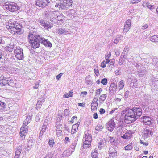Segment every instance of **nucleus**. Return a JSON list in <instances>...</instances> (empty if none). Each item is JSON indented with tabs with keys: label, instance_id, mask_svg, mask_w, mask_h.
Returning a JSON list of instances; mask_svg holds the SVG:
<instances>
[{
	"label": "nucleus",
	"instance_id": "nucleus-49",
	"mask_svg": "<svg viewBox=\"0 0 158 158\" xmlns=\"http://www.w3.org/2000/svg\"><path fill=\"white\" fill-rule=\"evenodd\" d=\"M102 91V89L101 88H99L96 91V93L97 94H100V93Z\"/></svg>",
	"mask_w": 158,
	"mask_h": 158
},
{
	"label": "nucleus",
	"instance_id": "nucleus-56",
	"mask_svg": "<svg viewBox=\"0 0 158 158\" xmlns=\"http://www.w3.org/2000/svg\"><path fill=\"white\" fill-rule=\"evenodd\" d=\"M78 105L80 106L84 107L85 104L83 103H79Z\"/></svg>",
	"mask_w": 158,
	"mask_h": 158
},
{
	"label": "nucleus",
	"instance_id": "nucleus-7",
	"mask_svg": "<svg viewBox=\"0 0 158 158\" xmlns=\"http://www.w3.org/2000/svg\"><path fill=\"white\" fill-rule=\"evenodd\" d=\"M14 54L16 57L19 60L22 59L23 57V50L20 48H18L14 51Z\"/></svg>",
	"mask_w": 158,
	"mask_h": 158
},
{
	"label": "nucleus",
	"instance_id": "nucleus-62",
	"mask_svg": "<svg viewBox=\"0 0 158 158\" xmlns=\"http://www.w3.org/2000/svg\"><path fill=\"white\" fill-rule=\"evenodd\" d=\"M65 139L66 141H68L69 140V137H66L65 138Z\"/></svg>",
	"mask_w": 158,
	"mask_h": 158
},
{
	"label": "nucleus",
	"instance_id": "nucleus-29",
	"mask_svg": "<svg viewBox=\"0 0 158 158\" xmlns=\"http://www.w3.org/2000/svg\"><path fill=\"white\" fill-rule=\"evenodd\" d=\"M133 148V144L132 143H131L124 147L125 149L126 150H131Z\"/></svg>",
	"mask_w": 158,
	"mask_h": 158
},
{
	"label": "nucleus",
	"instance_id": "nucleus-16",
	"mask_svg": "<svg viewBox=\"0 0 158 158\" xmlns=\"http://www.w3.org/2000/svg\"><path fill=\"white\" fill-rule=\"evenodd\" d=\"M40 24L44 28L47 29L51 28L52 26L49 23H46L44 20H41L40 22Z\"/></svg>",
	"mask_w": 158,
	"mask_h": 158
},
{
	"label": "nucleus",
	"instance_id": "nucleus-24",
	"mask_svg": "<svg viewBox=\"0 0 158 158\" xmlns=\"http://www.w3.org/2000/svg\"><path fill=\"white\" fill-rule=\"evenodd\" d=\"M14 47V44L11 43L9 44L8 46L5 47V50L9 52H11L13 50Z\"/></svg>",
	"mask_w": 158,
	"mask_h": 158
},
{
	"label": "nucleus",
	"instance_id": "nucleus-35",
	"mask_svg": "<svg viewBox=\"0 0 158 158\" xmlns=\"http://www.w3.org/2000/svg\"><path fill=\"white\" fill-rule=\"evenodd\" d=\"M101 83L103 85H106L107 83V80L106 78H104L101 81Z\"/></svg>",
	"mask_w": 158,
	"mask_h": 158
},
{
	"label": "nucleus",
	"instance_id": "nucleus-47",
	"mask_svg": "<svg viewBox=\"0 0 158 158\" xmlns=\"http://www.w3.org/2000/svg\"><path fill=\"white\" fill-rule=\"evenodd\" d=\"M148 27V25L147 24H145L142 26L141 27V29L143 30H144Z\"/></svg>",
	"mask_w": 158,
	"mask_h": 158
},
{
	"label": "nucleus",
	"instance_id": "nucleus-2",
	"mask_svg": "<svg viewBox=\"0 0 158 158\" xmlns=\"http://www.w3.org/2000/svg\"><path fill=\"white\" fill-rule=\"evenodd\" d=\"M22 26L16 21L10 20L6 24V28L11 34H19L22 30Z\"/></svg>",
	"mask_w": 158,
	"mask_h": 158
},
{
	"label": "nucleus",
	"instance_id": "nucleus-48",
	"mask_svg": "<svg viewBox=\"0 0 158 158\" xmlns=\"http://www.w3.org/2000/svg\"><path fill=\"white\" fill-rule=\"evenodd\" d=\"M63 74L62 73H60L59 74L56 76V78L57 80H59L60 78L61 77Z\"/></svg>",
	"mask_w": 158,
	"mask_h": 158
},
{
	"label": "nucleus",
	"instance_id": "nucleus-21",
	"mask_svg": "<svg viewBox=\"0 0 158 158\" xmlns=\"http://www.w3.org/2000/svg\"><path fill=\"white\" fill-rule=\"evenodd\" d=\"M62 127L60 126H57L56 128V131L57 136L60 137L62 135Z\"/></svg>",
	"mask_w": 158,
	"mask_h": 158
},
{
	"label": "nucleus",
	"instance_id": "nucleus-32",
	"mask_svg": "<svg viewBox=\"0 0 158 158\" xmlns=\"http://www.w3.org/2000/svg\"><path fill=\"white\" fill-rule=\"evenodd\" d=\"M110 62H108V61H105L104 60L101 64L100 67L102 68H104L106 67V65L108 63Z\"/></svg>",
	"mask_w": 158,
	"mask_h": 158
},
{
	"label": "nucleus",
	"instance_id": "nucleus-1",
	"mask_svg": "<svg viewBox=\"0 0 158 158\" xmlns=\"http://www.w3.org/2000/svg\"><path fill=\"white\" fill-rule=\"evenodd\" d=\"M123 115L124 114V120L127 123H131L138 118L142 114V110L139 107H134L130 109L125 108L123 111Z\"/></svg>",
	"mask_w": 158,
	"mask_h": 158
},
{
	"label": "nucleus",
	"instance_id": "nucleus-8",
	"mask_svg": "<svg viewBox=\"0 0 158 158\" xmlns=\"http://www.w3.org/2000/svg\"><path fill=\"white\" fill-rule=\"evenodd\" d=\"M28 126H22L20 131V137L22 139L25 138V136L27 134L28 131Z\"/></svg>",
	"mask_w": 158,
	"mask_h": 158
},
{
	"label": "nucleus",
	"instance_id": "nucleus-14",
	"mask_svg": "<svg viewBox=\"0 0 158 158\" xmlns=\"http://www.w3.org/2000/svg\"><path fill=\"white\" fill-rule=\"evenodd\" d=\"M132 136V131L128 130L121 137L126 139H128L131 138Z\"/></svg>",
	"mask_w": 158,
	"mask_h": 158
},
{
	"label": "nucleus",
	"instance_id": "nucleus-55",
	"mask_svg": "<svg viewBox=\"0 0 158 158\" xmlns=\"http://www.w3.org/2000/svg\"><path fill=\"white\" fill-rule=\"evenodd\" d=\"M46 129L43 128H42L41 130L40 131V133H43L46 131Z\"/></svg>",
	"mask_w": 158,
	"mask_h": 158
},
{
	"label": "nucleus",
	"instance_id": "nucleus-11",
	"mask_svg": "<svg viewBox=\"0 0 158 158\" xmlns=\"http://www.w3.org/2000/svg\"><path fill=\"white\" fill-rule=\"evenodd\" d=\"M115 125L114 121L112 120L109 121L106 126L108 130L112 131L115 127Z\"/></svg>",
	"mask_w": 158,
	"mask_h": 158
},
{
	"label": "nucleus",
	"instance_id": "nucleus-53",
	"mask_svg": "<svg viewBox=\"0 0 158 158\" xmlns=\"http://www.w3.org/2000/svg\"><path fill=\"white\" fill-rule=\"evenodd\" d=\"M44 158H52L51 154H48L46 155V156Z\"/></svg>",
	"mask_w": 158,
	"mask_h": 158
},
{
	"label": "nucleus",
	"instance_id": "nucleus-59",
	"mask_svg": "<svg viewBox=\"0 0 158 158\" xmlns=\"http://www.w3.org/2000/svg\"><path fill=\"white\" fill-rule=\"evenodd\" d=\"M102 145V144L101 143H99L98 144V148H99L100 149L101 148V146Z\"/></svg>",
	"mask_w": 158,
	"mask_h": 158
},
{
	"label": "nucleus",
	"instance_id": "nucleus-3",
	"mask_svg": "<svg viewBox=\"0 0 158 158\" xmlns=\"http://www.w3.org/2000/svg\"><path fill=\"white\" fill-rule=\"evenodd\" d=\"M36 32L35 31H31L28 36L29 43L31 47L34 49L39 48L40 46V36L36 35Z\"/></svg>",
	"mask_w": 158,
	"mask_h": 158
},
{
	"label": "nucleus",
	"instance_id": "nucleus-12",
	"mask_svg": "<svg viewBox=\"0 0 158 158\" xmlns=\"http://www.w3.org/2000/svg\"><path fill=\"white\" fill-rule=\"evenodd\" d=\"M141 121L146 125H150L151 124V118L146 116H143L140 118Z\"/></svg>",
	"mask_w": 158,
	"mask_h": 158
},
{
	"label": "nucleus",
	"instance_id": "nucleus-34",
	"mask_svg": "<svg viewBox=\"0 0 158 158\" xmlns=\"http://www.w3.org/2000/svg\"><path fill=\"white\" fill-rule=\"evenodd\" d=\"M91 156L93 158H97L98 156V153L96 151L93 152H92Z\"/></svg>",
	"mask_w": 158,
	"mask_h": 158
},
{
	"label": "nucleus",
	"instance_id": "nucleus-9",
	"mask_svg": "<svg viewBox=\"0 0 158 158\" xmlns=\"http://www.w3.org/2000/svg\"><path fill=\"white\" fill-rule=\"evenodd\" d=\"M63 6L62 7L64 9H66L71 6L73 3L72 0H61Z\"/></svg>",
	"mask_w": 158,
	"mask_h": 158
},
{
	"label": "nucleus",
	"instance_id": "nucleus-51",
	"mask_svg": "<svg viewBox=\"0 0 158 158\" xmlns=\"http://www.w3.org/2000/svg\"><path fill=\"white\" fill-rule=\"evenodd\" d=\"M21 150L20 149H17L16 151V154L20 155L21 153Z\"/></svg>",
	"mask_w": 158,
	"mask_h": 158
},
{
	"label": "nucleus",
	"instance_id": "nucleus-33",
	"mask_svg": "<svg viewBox=\"0 0 158 158\" xmlns=\"http://www.w3.org/2000/svg\"><path fill=\"white\" fill-rule=\"evenodd\" d=\"M111 53L109 52L107 55L105 56V58L106 60L108 61V62H110V60L109 58H110L111 56Z\"/></svg>",
	"mask_w": 158,
	"mask_h": 158
},
{
	"label": "nucleus",
	"instance_id": "nucleus-31",
	"mask_svg": "<svg viewBox=\"0 0 158 158\" xmlns=\"http://www.w3.org/2000/svg\"><path fill=\"white\" fill-rule=\"evenodd\" d=\"M30 120L28 118H27L23 121V124L22 126H27L28 124L30 123Z\"/></svg>",
	"mask_w": 158,
	"mask_h": 158
},
{
	"label": "nucleus",
	"instance_id": "nucleus-39",
	"mask_svg": "<svg viewBox=\"0 0 158 158\" xmlns=\"http://www.w3.org/2000/svg\"><path fill=\"white\" fill-rule=\"evenodd\" d=\"M48 143L51 147H52L54 143L53 140L49 139V140Z\"/></svg>",
	"mask_w": 158,
	"mask_h": 158
},
{
	"label": "nucleus",
	"instance_id": "nucleus-19",
	"mask_svg": "<svg viewBox=\"0 0 158 158\" xmlns=\"http://www.w3.org/2000/svg\"><path fill=\"white\" fill-rule=\"evenodd\" d=\"M117 88L116 84L114 83L111 84L109 88V91L111 93H115Z\"/></svg>",
	"mask_w": 158,
	"mask_h": 158
},
{
	"label": "nucleus",
	"instance_id": "nucleus-61",
	"mask_svg": "<svg viewBox=\"0 0 158 158\" xmlns=\"http://www.w3.org/2000/svg\"><path fill=\"white\" fill-rule=\"evenodd\" d=\"M19 155L15 154V158H19Z\"/></svg>",
	"mask_w": 158,
	"mask_h": 158
},
{
	"label": "nucleus",
	"instance_id": "nucleus-54",
	"mask_svg": "<svg viewBox=\"0 0 158 158\" xmlns=\"http://www.w3.org/2000/svg\"><path fill=\"white\" fill-rule=\"evenodd\" d=\"M99 111L100 114H103L105 112L104 109L103 108L100 109Z\"/></svg>",
	"mask_w": 158,
	"mask_h": 158
},
{
	"label": "nucleus",
	"instance_id": "nucleus-41",
	"mask_svg": "<svg viewBox=\"0 0 158 158\" xmlns=\"http://www.w3.org/2000/svg\"><path fill=\"white\" fill-rule=\"evenodd\" d=\"M48 123L47 122L44 121L42 126V128L46 129L47 127Z\"/></svg>",
	"mask_w": 158,
	"mask_h": 158
},
{
	"label": "nucleus",
	"instance_id": "nucleus-23",
	"mask_svg": "<svg viewBox=\"0 0 158 158\" xmlns=\"http://www.w3.org/2000/svg\"><path fill=\"white\" fill-rule=\"evenodd\" d=\"M143 5L144 7H146L150 10L153 9L154 8V5H151L148 2H143Z\"/></svg>",
	"mask_w": 158,
	"mask_h": 158
},
{
	"label": "nucleus",
	"instance_id": "nucleus-20",
	"mask_svg": "<svg viewBox=\"0 0 158 158\" xmlns=\"http://www.w3.org/2000/svg\"><path fill=\"white\" fill-rule=\"evenodd\" d=\"M98 106V104L97 102L93 101L91 105V109L92 112L96 111Z\"/></svg>",
	"mask_w": 158,
	"mask_h": 158
},
{
	"label": "nucleus",
	"instance_id": "nucleus-44",
	"mask_svg": "<svg viewBox=\"0 0 158 158\" xmlns=\"http://www.w3.org/2000/svg\"><path fill=\"white\" fill-rule=\"evenodd\" d=\"M115 54L116 56H118L120 55V52L118 49H115Z\"/></svg>",
	"mask_w": 158,
	"mask_h": 158
},
{
	"label": "nucleus",
	"instance_id": "nucleus-58",
	"mask_svg": "<svg viewBox=\"0 0 158 158\" xmlns=\"http://www.w3.org/2000/svg\"><path fill=\"white\" fill-rule=\"evenodd\" d=\"M117 108H114L113 110H112L110 112V113H114V111L117 110Z\"/></svg>",
	"mask_w": 158,
	"mask_h": 158
},
{
	"label": "nucleus",
	"instance_id": "nucleus-46",
	"mask_svg": "<svg viewBox=\"0 0 158 158\" xmlns=\"http://www.w3.org/2000/svg\"><path fill=\"white\" fill-rule=\"evenodd\" d=\"M87 94V93L86 91L82 92L81 93V96L82 97H84Z\"/></svg>",
	"mask_w": 158,
	"mask_h": 158
},
{
	"label": "nucleus",
	"instance_id": "nucleus-57",
	"mask_svg": "<svg viewBox=\"0 0 158 158\" xmlns=\"http://www.w3.org/2000/svg\"><path fill=\"white\" fill-rule=\"evenodd\" d=\"M155 142L156 144L158 145V136L156 137L155 140Z\"/></svg>",
	"mask_w": 158,
	"mask_h": 158
},
{
	"label": "nucleus",
	"instance_id": "nucleus-26",
	"mask_svg": "<svg viewBox=\"0 0 158 158\" xmlns=\"http://www.w3.org/2000/svg\"><path fill=\"white\" fill-rule=\"evenodd\" d=\"M124 85V82L123 80H121L119 81L118 84V88L119 90L123 89Z\"/></svg>",
	"mask_w": 158,
	"mask_h": 158
},
{
	"label": "nucleus",
	"instance_id": "nucleus-64",
	"mask_svg": "<svg viewBox=\"0 0 158 158\" xmlns=\"http://www.w3.org/2000/svg\"><path fill=\"white\" fill-rule=\"evenodd\" d=\"M143 153L145 155H146L148 153V151H144Z\"/></svg>",
	"mask_w": 158,
	"mask_h": 158
},
{
	"label": "nucleus",
	"instance_id": "nucleus-52",
	"mask_svg": "<svg viewBox=\"0 0 158 158\" xmlns=\"http://www.w3.org/2000/svg\"><path fill=\"white\" fill-rule=\"evenodd\" d=\"M93 118L95 119H97L98 118V114H97V113H94L93 115Z\"/></svg>",
	"mask_w": 158,
	"mask_h": 158
},
{
	"label": "nucleus",
	"instance_id": "nucleus-13",
	"mask_svg": "<svg viewBox=\"0 0 158 158\" xmlns=\"http://www.w3.org/2000/svg\"><path fill=\"white\" fill-rule=\"evenodd\" d=\"M131 23L130 19H128L126 21L123 28L124 32L126 33L129 31L130 28Z\"/></svg>",
	"mask_w": 158,
	"mask_h": 158
},
{
	"label": "nucleus",
	"instance_id": "nucleus-5",
	"mask_svg": "<svg viewBox=\"0 0 158 158\" xmlns=\"http://www.w3.org/2000/svg\"><path fill=\"white\" fill-rule=\"evenodd\" d=\"M92 137L91 135L87 132L85 134V141L83 144V148H89L91 145Z\"/></svg>",
	"mask_w": 158,
	"mask_h": 158
},
{
	"label": "nucleus",
	"instance_id": "nucleus-45",
	"mask_svg": "<svg viewBox=\"0 0 158 158\" xmlns=\"http://www.w3.org/2000/svg\"><path fill=\"white\" fill-rule=\"evenodd\" d=\"M64 31L62 29H60L58 30V33L59 34H62L63 33H64Z\"/></svg>",
	"mask_w": 158,
	"mask_h": 158
},
{
	"label": "nucleus",
	"instance_id": "nucleus-40",
	"mask_svg": "<svg viewBox=\"0 0 158 158\" xmlns=\"http://www.w3.org/2000/svg\"><path fill=\"white\" fill-rule=\"evenodd\" d=\"M77 117L76 116H73L71 118V122L72 123H73L75 121L76 122L77 121Z\"/></svg>",
	"mask_w": 158,
	"mask_h": 158
},
{
	"label": "nucleus",
	"instance_id": "nucleus-42",
	"mask_svg": "<svg viewBox=\"0 0 158 158\" xmlns=\"http://www.w3.org/2000/svg\"><path fill=\"white\" fill-rule=\"evenodd\" d=\"M140 1L139 0H132L131 1V3L132 4L137 3Z\"/></svg>",
	"mask_w": 158,
	"mask_h": 158
},
{
	"label": "nucleus",
	"instance_id": "nucleus-15",
	"mask_svg": "<svg viewBox=\"0 0 158 158\" xmlns=\"http://www.w3.org/2000/svg\"><path fill=\"white\" fill-rule=\"evenodd\" d=\"M152 131L149 129H144L142 131V136L144 138H147L151 135Z\"/></svg>",
	"mask_w": 158,
	"mask_h": 158
},
{
	"label": "nucleus",
	"instance_id": "nucleus-36",
	"mask_svg": "<svg viewBox=\"0 0 158 158\" xmlns=\"http://www.w3.org/2000/svg\"><path fill=\"white\" fill-rule=\"evenodd\" d=\"M139 142L141 144H143L145 146H147L149 144L148 143L147 141L144 142V141H143L141 140H140Z\"/></svg>",
	"mask_w": 158,
	"mask_h": 158
},
{
	"label": "nucleus",
	"instance_id": "nucleus-63",
	"mask_svg": "<svg viewBox=\"0 0 158 158\" xmlns=\"http://www.w3.org/2000/svg\"><path fill=\"white\" fill-rule=\"evenodd\" d=\"M118 42V41L117 39H115L114 41V43L115 44H117Z\"/></svg>",
	"mask_w": 158,
	"mask_h": 158
},
{
	"label": "nucleus",
	"instance_id": "nucleus-50",
	"mask_svg": "<svg viewBox=\"0 0 158 158\" xmlns=\"http://www.w3.org/2000/svg\"><path fill=\"white\" fill-rule=\"evenodd\" d=\"M106 97V94H103L100 96V99H105Z\"/></svg>",
	"mask_w": 158,
	"mask_h": 158
},
{
	"label": "nucleus",
	"instance_id": "nucleus-43",
	"mask_svg": "<svg viewBox=\"0 0 158 158\" xmlns=\"http://www.w3.org/2000/svg\"><path fill=\"white\" fill-rule=\"evenodd\" d=\"M42 102V101L40 100H39L37 102V103L36 104V106L38 108H40L41 106L40 105L41 104V103Z\"/></svg>",
	"mask_w": 158,
	"mask_h": 158
},
{
	"label": "nucleus",
	"instance_id": "nucleus-22",
	"mask_svg": "<svg viewBox=\"0 0 158 158\" xmlns=\"http://www.w3.org/2000/svg\"><path fill=\"white\" fill-rule=\"evenodd\" d=\"M80 123H77L76 124L73 125L72 126V129L71 130V133L72 134L75 133L77 130L78 128Z\"/></svg>",
	"mask_w": 158,
	"mask_h": 158
},
{
	"label": "nucleus",
	"instance_id": "nucleus-27",
	"mask_svg": "<svg viewBox=\"0 0 158 158\" xmlns=\"http://www.w3.org/2000/svg\"><path fill=\"white\" fill-rule=\"evenodd\" d=\"M150 40L153 42H158V35H154L152 36L150 38Z\"/></svg>",
	"mask_w": 158,
	"mask_h": 158
},
{
	"label": "nucleus",
	"instance_id": "nucleus-38",
	"mask_svg": "<svg viewBox=\"0 0 158 158\" xmlns=\"http://www.w3.org/2000/svg\"><path fill=\"white\" fill-rule=\"evenodd\" d=\"M5 103L0 101V109L4 108L5 107Z\"/></svg>",
	"mask_w": 158,
	"mask_h": 158
},
{
	"label": "nucleus",
	"instance_id": "nucleus-28",
	"mask_svg": "<svg viewBox=\"0 0 158 158\" xmlns=\"http://www.w3.org/2000/svg\"><path fill=\"white\" fill-rule=\"evenodd\" d=\"M63 5L61 2H60L58 3H56V4L55 5V7L57 9V10L58 9H64V8L63 7Z\"/></svg>",
	"mask_w": 158,
	"mask_h": 158
},
{
	"label": "nucleus",
	"instance_id": "nucleus-37",
	"mask_svg": "<svg viewBox=\"0 0 158 158\" xmlns=\"http://www.w3.org/2000/svg\"><path fill=\"white\" fill-rule=\"evenodd\" d=\"M69 112L70 111L69 109H66L64 111V115L66 116H68L69 115Z\"/></svg>",
	"mask_w": 158,
	"mask_h": 158
},
{
	"label": "nucleus",
	"instance_id": "nucleus-6",
	"mask_svg": "<svg viewBox=\"0 0 158 158\" xmlns=\"http://www.w3.org/2000/svg\"><path fill=\"white\" fill-rule=\"evenodd\" d=\"M50 2L49 0H36L35 5L39 7L44 8L47 6Z\"/></svg>",
	"mask_w": 158,
	"mask_h": 158
},
{
	"label": "nucleus",
	"instance_id": "nucleus-60",
	"mask_svg": "<svg viewBox=\"0 0 158 158\" xmlns=\"http://www.w3.org/2000/svg\"><path fill=\"white\" fill-rule=\"evenodd\" d=\"M123 61H122V60H119V64L120 65H121L122 64H123Z\"/></svg>",
	"mask_w": 158,
	"mask_h": 158
},
{
	"label": "nucleus",
	"instance_id": "nucleus-4",
	"mask_svg": "<svg viewBox=\"0 0 158 158\" xmlns=\"http://www.w3.org/2000/svg\"><path fill=\"white\" fill-rule=\"evenodd\" d=\"M3 8L7 10L12 12H15L19 9V7L17 4L15 2H6L3 6Z\"/></svg>",
	"mask_w": 158,
	"mask_h": 158
},
{
	"label": "nucleus",
	"instance_id": "nucleus-10",
	"mask_svg": "<svg viewBox=\"0 0 158 158\" xmlns=\"http://www.w3.org/2000/svg\"><path fill=\"white\" fill-rule=\"evenodd\" d=\"M109 155L110 158H116L117 153L115 149L113 148H110L109 150Z\"/></svg>",
	"mask_w": 158,
	"mask_h": 158
},
{
	"label": "nucleus",
	"instance_id": "nucleus-30",
	"mask_svg": "<svg viewBox=\"0 0 158 158\" xmlns=\"http://www.w3.org/2000/svg\"><path fill=\"white\" fill-rule=\"evenodd\" d=\"M59 14V15L57 16V20L59 21H63L64 19V17L63 15L62 14Z\"/></svg>",
	"mask_w": 158,
	"mask_h": 158
},
{
	"label": "nucleus",
	"instance_id": "nucleus-17",
	"mask_svg": "<svg viewBox=\"0 0 158 158\" xmlns=\"http://www.w3.org/2000/svg\"><path fill=\"white\" fill-rule=\"evenodd\" d=\"M7 84H8L9 85L11 86L13 84H9L8 81L6 80L5 78L3 77H0V85H5Z\"/></svg>",
	"mask_w": 158,
	"mask_h": 158
},
{
	"label": "nucleus",
	"instance_id": "nucleus-25",
	"mask_svg": "<svg viewBox=\"0 0 158 158\" xmlns=\"http://www.w3.org/2000/svg\"><path fill=\"white\" fill-rule=\"evenodd\" d=\"M73 92V90H71L68 93H65L63 96V97L64 98H68L69 97H72Z\"/></svg>",
	"mask_w": 158,
	"mask_h": 158
},
{
	"label": "nucleus",
	"instance_id": "nucleus-18",
	"mask_svg": "<svg viewBox=\"0 0 158 158\" xmlns=\"http://www.w3.org/2000/svg\"><path fill=\"white\" fill-rule=\"evenodd\" d=\"M41 43L44 45L49 47H51L52 46V44L47 39H45L44 38H42L41 39Z\"/></svg>",
	"mask_w": 158,
	"mask_h": 158
}]
</instances>
